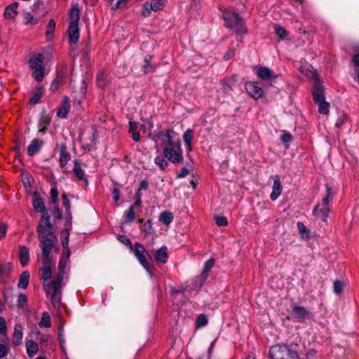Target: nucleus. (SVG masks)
Instances as JSON below:
<instances>
[{
    "mask_svg": "<svg viewBox=\"0 0 359 359\" xmlns=\"http://www.w3.org/2000/svg\"><path fill=\"white\" fill-rule=\"evenodd\" d=\"M18 4L17 2L12 3L8 6L4 11V15L7 19H13L18 14L17 8Z\"/></svg>",
    "mask_w": 359,
    "mask_h": 359,
    "instance_id": "a878e982",
    "label": "nucleus"
},
{
    "mask_svg": "<svg viewBox=\"0 0 359 359\" xmlns=\"http://www.w3.org/2000/svg\"><path fill=\"white\" fill-rule=\"evenodd\" d=\"M30 274L28 271H25L21 273L19 278L18 286L19 288L26 289L29 284Z\"/></svg>",
    "mask_w": 359,
    "mask_h": 359,
    "instance_id": "c756f323",
    "label": "nucleus"
},
{
    "mask_svg": "<svg viewBox=\"0 0 359 359\" xmlns=\"http://www.w3.org/2000/svg\"><path fill=\"white\" fill-rule=\"evenodd\" d=\"M43 94V88L41 86L37 87L36 88L35 93L29 100V104L32 105H34V104H37L40 101Z\"/></svg>",
    "mask_w": 359,
    "mask_h": 359,
    "instance_id": "473e14b6",
    "label": "nucleus"
},
{
    "mask_svg": "<svg viewBox=\"0 0 359 359\" xmlns=\"http://www.w3.org/2000/svg\"><path fill=\"white\" fill-rule=\"evenodd\" d=\"M207 278L202 274L196 277L193 283V290H198L205 283Z\"/></svg>",
    "mask_w": 359,
    "mask_h": 359,
    "instance_id": "e433bc0d",
    "label": "nucleus"
},
{
    "mask_svg": "<svg viewBox=\"0 0 359 359\" xmlns=\"http://www.w3.org/2000/svg\"><path fill=\"white\" fill-rule=\"evenodd\" d=\"M69 41L70 43H76L79 39V25H69L68 28Z\"/></svg>",
    "mask_w": 359,
    "mask_h": 359,
    "instance_id": "6ab92c4d",
    "label": "nucleus"
},
{
    "mask_svg": "<svg viewBox=\"0 0 359 359\" xmlns=\"http://www.w3.org/2000/svg\"><path fill=\"white\" fill-rule=\"evenodd\" d=\"M173 219V215L170 212L164 211L161 213L159 220L165 225L170 224Z\"/></svg>",
    "mask_w": 359,
    "mask_h": 359,
    "instance_id": "f704fd0d",
    "label": "nucleus"
},
{
    "mask_svg": "<svg viewBox=\"0 0 359 359\" xmlns=\"http://www.w3.org/2000/svg\"><path fill=\"white\" fill-rule=\"evenodd\" d=\"M299 348V346L297 344H278L270 348L269 355L271 359H298Z\"/></svg>",
    "mask_w": 359,
    "mask_h": 359,
    "instance_id": "f03ea898",
    "label": "nucleus"
},
{
    "mask_svg": "<svg viewBox=\"0 0 359 359\" xmlns=\"http://www.w3.org/2000/svg\"><path fill=\"white\" fill-rule=\"evenodd\" d=\"M292 316L294 318L297 319L299 322L304 321L306 318H309L310 312L304 307L294 306L292 307Z\"/></svg>",
    "mask_w": 359,
    "mask_h": 359,
    "instance_id": "9b49d317",
    "label": "nucleus"
},
{
    "mask_svg": "<svg viewBox=\"0 0 359 359\" xmlns=\"http://www.w3.org/2000/svg\"><path fill=\"white\" fill-rule=\"evenodd\" d=\"M224 20L225 26L234 30L237 34H244L247 32L244 21L238 13L234 11H226L224 13Z\"/></svg>",
    "mask_w": 359,
    "mask_h": 359,
    "instance_id": "20e7f679",
    "label": "nucleus"
},
{
    "mask_svg": "<svg viewBox=\"0 0 359 359\" xmlns=\"http://www.w3.org/2000/svg\"><path fill=\"white\" fill-rule=\"evenodd\" d=\"M148 137L157 142L159 140L162 139L163 140L164 139L165 132L163 130H158L155 132L154 134L149 133Z\"/></svg>",
    "mask_w": 359,
    "mask_h": 359,
    "instance_id": "09e8293b",
    "label": "nucleus"
},
{
    "mask_svg": "<svg viewBox=\"0 0 359 359\" xmlns=\"http://www.w3.org/2000/svg\"><path fill=\"white\" fill-rule=\"evenodd\" d=\"M55 28V22L53 19H50L47 25V30L46 34L47 36L52 35L54 32V29Z\"/></svg>",
    "mask_w": 359,
    "mask_h": 359,
    "instance_id": "6e6d98bb",
    "label": "nucleus"
},
{
    "mask_svg": "<svg viewBox=\"0 0 359 359\" xmlns=\"http://www.w3.org/2000/svg\"><path fill=\"white\" fill-rule=\"evenodd\" d=\"M236 81V75H233L229 78L224 79L222 81V89L226 93H229L232 90V86L235 85Z\"/></svg>",
    "mask_w": 359,
    "mask_h": 359,
    "instance_id": "bb28decb",
    "label": "nucleus"
},
{
    "mask_svg": "<svg viewBox=\"0 0 359 359\" xmlns=\"http://www.w3.org/2000/svg\"><path fill=\"white\" fill-rule=\"evenodd\" d=\"M163 144H168L167 147H174L177 144H180V142L178 141H174L173 137H164V139L162 140Z\"/></svg>",
    "mask_w": 359,
    "mask_h": 359,
    "instance_id": "4d7b16f0",
    "label": "nucleus"
},
{
    "mask_svg": "<svg viewBox=\"0 0 359 359\" xmlns=\"http://www.w3.org/2000/svg\"><path fill=\"white\" fill-rule=\"evenodd\" d=\"M6 323L4 317H0V334H1V341L2 342H8L9 339L6 335Z\"/></svg>",
    "mask_w": 359,
    "mask_h": 359,
    "instance_id": "2f4dec72",
    "label": "nucleus"
},
{
    "mask_svg": "<svg viewBox=\"0 0 359 359\" xmlns=\"http://www.w3.org/2000/svg\"><path fill=\"white\" fill-rule=\"evenodd\" d=\"M69 236V232L68 231V230L67 229H64L62 231V235H61V243H62V245L64 249H67V248H68Z\"/></svg>",
    "mask_w": 359,
    "mask_h": 359,
    "instance_id": "c03bdc74",
    "label": "nucleus"
},
{
    "mask_svg": "<svg viewBox=\"0 0 359 359\" xmlns=\"http://www.w3.org/2000/svg\"><path fill=\"white\" fill-rule=\"evenodd\" d=\"M22 326L20 325H15L13 334V343L15 346H19L22 344Z\"/></svg>",
    "mask_w": 359,
    "mask_h": 359,
    "instance_id": "393cba45",
    "label": "nucleus"
},
{
    "mask_svg": "<svg viewBox=\"0 0 359 359\" xmlns=\"http://www.w3.org/2000/svg\"><path fill=\"white\" fill-rule=\"evenodd\" d=\"M27 302V297L25 294H20L18 297V306L23 308L25 304Z\"/></svg>",
    "mask_w": 359,
    "mask_h": 359,
    "instance_id": "e2e57ef3",
    "label": "nucleus"
},
{
    "mask_svg": "<svg viewBox=\"0 0 359 359\" xmlns=\"http://www.w3.org/2000/svg\"><path fill=\"white\" fill-rule=\"evenodd\" d=\"M107 74L101 71L97 75V85L100 88H104L107 83Z\"/></svg>",
    "mask_w": 359,
    "mask_h": 359,
    "instance_id": "c9c22d12",
    "label": "nucleus"
},
{
    "mask_svg": "<svg viewBox=\"0 0 359 359\" xmlns=\"http://www.w3.org/2000/svg\"><path fill=\"white\" fill-rule=\"evenodd\" d=\"M128 0H117L116 4L111 6V8L115 10L121 7L125 6Z\"/></svg>",
    "mask_w": 359,
    "mask_h": 359,
    "instance_id": "338daca9",
    "label": "nucleus"
},
{
    "mask_svg": "<svg viewBox=\"0 0 359 359\" xmlns=\"http://www.w3.org/2000/svg\"><path fill=\"white\" fill-rule=\"evenodd\" d=\"M62 282L52 280L43 285V289L46 295L51 294V301L55 308H60L61 305V287Z\"/></svg>",
    "mask_w": 359,
    "mask_h": 359,
    "instance_id": "423d86ee",
    "label": "nucleus"
},
{
    "mask_svg": "<svg viewBox=\"0 0 359 359\" xmlns=\"http://www.w3.org/2000/svg\"><path fill=\"white\" fill-rule=\"evenodd\" d=\"M69 25H78L80 19V11L78 7H72L69 11Z\"/></svg>",
    "mask_w": 359,
    "mask_h": 359,
    "instance_id": "c85d7f7f",
    "label": "nucleus"
},
{
    "mask_svg": "<svg viewBox=\"0 0 359 359\" xmlns=\"http://www.w3.org/2000/svg\"><path fill=\"white\" fill-rule=\"evenodd\" d=\"M168 249L163 246L158 250H152L151 253L153 255L155 261L158 263L165 264L168 261Z\"/></svg>",
    "mask_w": 359,
    "mask_h": 359,
    "instance_id": "f8f14e48",
    "label": "nucleus"
},
{
    "mask_svg": "<svg viewBox=\"0 0 359 359\" xmlns=\"http://www.w3.org/2000/svg\"><path fill=\"white\" fill-rule=\"evenodd\" d=\"M73 172L74 175L81 180H83L86 184H88V179L85 175L84 171L82 170L80 163L77 159L74 161Z\"/></svg>",
    "mask_w": 359,
    "mask_h": 359,
    "instance_id": "4be33fe9",
    "label": "nucleus"
},
{
    "mask_svg": "<svg viewBox=\"0 0 359 359\" xmlns=\"http://www.w3.org/2000/svg\"><path fill=\"white\" fill-rule=\"evenodd\" d=\"M41 221L36 228V233L40 241L39 245H55L57 237L55 235L54 225L50 222V216L46 210L40 212Z\"/></svg>",
    "mask_w": 359,
    "mask_h": 359,
    "instance_id": "f257e3e1",
    "label": "nucleus"
},
{
    "mask_svg": "<svg viewBox=\"0 0 359 359\" xmlns=\"http://www.w3.org/2000/svg\"><path fill=\"white\" fill-rule=\"evenodd\" d=\"M130 250L134 252L140 263L150 274V276H151L154 267L148 262L147 259V257H149L150 259L151 257L148 252L145 250L143 245H142L140 243H135L134 245H133V249Z\"/></svg>",
    "mask_w": 359,
    "mask_h": 359,
    "instance_id": "0eeeda50",
    "label": "nucleus"
},
{
    "mask_svg": "<svg viewBox=\"0 0 359 359\" xmlns=\"http://www.w3.org/2000/svg\"><path fill=\"white\" fill-rule=\"evenodd\" d=\"M70 109V100L67 97H65L62 100L61 106L59 107L57 115V116L65 118Z\"/></svg>",
    "mask_w": 359,
    "mask_h": 359,
    "instance_id": "a211bd4d",
    "label": "nucleus"
},
{
    "mask_svg": "<svg viewBox=\"0 0 359 359\" xmlns=\"http://www.w3.org/2000/svg\"><path fill=\"white\" fill-rule=\"evenodd\" d=\"M313 76L315 79L312 91L313 101L314 102L323 101L325 100V88L320 83L319 78L316 72L313 73Z\"/></svg>",
    "mask_w": 359,
    "mask_h": 359,
    "instance_id": "1a4fd4ad",
    "label": "nucleus"
},
{
    "mask_svg": "<svg viewBox=\"0 0 359 359\" xmlns=\"http://www.w3.org/2000/svg\"><path fill=\"white\" fill-rule=\"evenodd\" d=\"M50 196L54 204H57L58 203V191L55 187H53L50 189Z\"/></svg>",
    "mask_w": 359,
    "mask_h": 359,
    "instance_id": "69168bd1",
    "label": "nucleus"
},
{
    "mask_svg": "<svg viewBox=\"0 0 359 359\" xmlns=\"http://www.w3.org/2000/svg\"><path fill=\"white\" fill-rule=\"evenodd\" d=\"M257 74L259 78L264 80H275L277 78V76L272 74L271 70L266 67L258 68Z\"/></svg>",
    "mask_w": 359,
    "mask_h": 359,
    "instance_id": "aec40b11",
    "label": "nucleus"
},
{
    "mask_svg": "<svg viewBox=\"0 0 359 359\" xmlns=\"http://www.w3.org/2000/svg\"><path fill=\"white\" fill-rule=\"evenodd\" d=\"M292 139V135L290 133H284L281 136V140L285 144H288L290 142H291Z\"/></svg>",
    "mask_w": 359,
    "mask_h": 359,
    "instance_id": "774afa93",
    "label": "nucleus"
},
{
    "mask_svg": "<svg viewBox=\"0 0 359 359\" xmlns=\"http://www.w3.org/2000/svg\"><path fill=\"white\" fill-rule=\"evenodd\" d=\"M297 228L302 236H308L309 231L306 226L301 222H297Z\"/></svg>",
    "mask_w": 359,
    "mask_h": 359,
    "instance_id": "052dcab7",
    "label": "nucleus"
},
{
    "mask_svg": "<svg viewBox=\"0 0 359 359\" xmlns=\"http://www.w3.org/2000/svg\"><path fill=\"white\" fill-rule=\"evenodd\" d=\"M66 76H67L66 70H62L61 72H58L57 74V76L53 81V82L50 86V90L51 91L54 92V91H56L57 89H59L60 87H62L63 86V84L65 83Z\"/></svg>",
    "mask_w": 359,
    "mask_h": 359,
    "instance_id": "ddd939ff",
    "label": "nucleus"
},
{
    "mask_svg": "<svg viewBox=\"0 0 359 359\" xmlns=\"http://www.w3.org/2000/svg\"><path fill=\"white\" fill-rule=\"evenodd\" d=\"M151 58H152V57L150 55H147L144 57V65H143L144 73H148L153 70V67H152L151 65H150Z\"/></svg>",
    "mask_w": 359,
    "mask_h": 359,
    "instance_id": "49530a36",
    "label": "nucleus"
},
{
    "mask_svg": "<svg viewBox=\"0 0 359 359\" xmlns=\"http://www.w3.org/2000/svg\"><path fill=\"white\" fill-rule=\"evenodd\" d=\"M165 1L166 0H152L149 4L150 8H152L154 11H158L162 9Z\"/></svg>",
    "mask_w": 359,
    "mask_h": 359,
    "instance_id": "79ce46f5",
    "label": "nucleus"
},
{
    "mask_svg": "<svg viewBox=\"0 0 359 359\" xmlns=\"http://www.w3.org/2000/svg\"><path fill=\"white\" fill-rule=\"evenodd\" d=\"M32 75L37 81H42L44 77V68L35 69Z\"/></svg>",
    "mask_w": 359,
    "mask_h": 359,
    "instance_id": "8fccbe9b",
    "label": "nucleus"
},
{
    "mask_svg": "<svg viewBox=\"0 0 359 359\" xmlns=\"http://www.w3.org/2000/svg\"><path fill=\"white\" fill-rule=\"evenodd\" d=\"M124 217L126 223L131 222L135 219V209L133 207H129V208L125 212Z\"/></svg>",
    "mask_w": 359,
    "mask_h": 359,
    "instance_id": "ea45409f",
    "label": "nucleus"
},
{
    "mask_svg": "<svg viewBox=\"0 0 359 359\" xmlns=\"http://www.w3.org/2000/svg\"><path fill=\"white\" fill-rule=\"evenodd\" d=\"M208 323L207 316L204 314H201L198 316L196 321V326L200 327L205 326Z\"/></svg>",
    "mask_w": 359,
    "mask_h": 359,
    "instance_id": "13d9d810",
    "label": "nucleus"
},
{
    "mask_svg": "<svg viewBox=\"0 0 359 359\" xmlns=\"http://www.w3.org/2000/svg\"><path fill=\"white\" fill-rule=\"evenodd\" d=\"M245 89L255 100L260 98L263 95L262 88L255 85L253 82L247 83L245 84Z\"/></svg>",
    "mask_w": 359,
    "mask_h": 359,
    "instance_id": "4468645a",
    "label": "nucleus"
},
{
    "mask_svg": "<svg viewBox=\"0 0 359 359\" xmlns=\"http://www.w3.org/2000/svg\"><path fill=\"white\" fill-rule=\"evenodd\" d=\"M214 219L219 226H225L228 224L227 219L224 216H215Z\"/></svg>",
    "mask_w": 359,
    "mask_h": 359,
    "instance_id": "5fc2aeb1",
    "label": "nucleus"
},
{
    "mask_svg": "<svg viewBox=\"0 0 359 359\" xmlns=\"http://www.w3.org/2000/svg\"><path fill=\"white\" fill-rule=\"evenodd\" d=\"M345 287V283L341 280H337L333 283L334 292L337 294H340Z\"/></svg>",
    "mask_w": 359,
    "mask_h": 359,
    "instance_id": "37998d69",
    "label": "nucleus"
},
{
    "mask_svg": "<svg viewBox=\"0 0 359 359\" xmlns=\"http://www.w3.org/2000/svg\"><path fill=\"white\" fill-rule=\"evenodd\" d=\"M165 156L174 163H180L182 160V150L181 144H177L174 147H165L163 149Z\"/></svg>",
    "mask_w": 359,
    "mask_h": 359,
    "instance_id": "6e6552de",
    "label": "nucleus"
},
{
    "mask_svg": "<svg viewBox=\"0 0 359 359\" xmlns=\"http://www.w3.org/2000/svg\"><path fill=\"white\" fill-rule=\"evenodd\" d=\"M50 122V117L49 115L46 114L45 113H43L39 121V125L40 126H46L49 125Z\"/></svg>",
    "mask_w": 359,
    "mask_h": 359,
    "instance_id": "680f3d73",
    "label": "nucleus"
},
{
    "mask_svg": "<svg viewBox=\"0 0 359 359\" xmlns=\"http://www.w3.org/2000/svg\"><path fill=\"white\" fill-rule=\"evenodd\" d=\"M69 262V259L67 257H61L58 264L59 272L57 275L56 278L54 280H57V282H62L64 278V275L65 273V269L68 266Z\"/></svg>",
    "mask_w": 359,
    "mask_h": 359,
    "instance_id": "dca6fc26",
    "label": "nucleus"
},
{
    "mask_svg": "<svg viewBox=\"0 0 359 359\" xmlns=\"http://www.w3.org/2000/svg\"><path fill=\"white\" fill-rule=\"evenodd\" d=\"M276 34L278 36L280 39H284L287 36V31L285 28L280 25H276L274 26Z\"/></svg>",
    "mask_w": 359,
    "mask_h": 359,
    "instance_id": "3c124183",
    "label": "nucleus"
},
{
    "mask_svg": "<svg viewBox=\"0 0 359 359\" xmlns=\"http://www.w3.org/2000/svg\"><path fill=\"white\" fill-rule=\"evenodd\" d=\"M318 104V112L322 114H327L329 112L330 104L326 102L325 100L323 101H319L316 102Z\"/></svg>",
    "mask_w": 359,
    "mask_h": 359,
    "instance_id": "a19ab883",
    "label": "nucleus"
},
{
    "mask_svg": "<svg viewBox=\"0 0 359 359\" xmlns=\"http://www.w3.org/2000/svg\"><path fill=\"white\" fill-rule=\"evenodd\" d=\"M33 207L36 212H44L46 207L39 194L34 192L33 194Z\"/></svg>",
    "mask_w": 359,
    "mask_h": 359,
    "instance_id": "5701e85b",
    "label": "nucleus"
},
{
    "mask_svg": "<svg viewBox=\"0 0 359 359\" xmlns=\"http://www.w3.org/2000/svg\"><path fill=\"white\" fill-rule=\"evenodd\" d=\"M154 162L161 170H164L168 165L167 161L161 156L155 158Z\"/></svg>",
    "mask_w": 359,
    "mask_h": 359,
    "instance_id": "864d4df0",
    "label": "nucleus"
},
{
    "mask_svg": "<svg viewBox=\"0 0 359 359\" xmlns=\"http://www.w3.org/2000/svg\"><path fill=\"white\" fill-rule=\"evenodd\" d=\"M37 334L39 336L38 339L39 346L41 348H47L50 344V335L41 334L39 331L37 332Z\"/></svg>",
    "mask_w": 359,
    "mask_h": 359,
    "instance_id": "7c9ffc66",
    "label": "nucleus"
},
{
    "mask_svg": "<svg viewBox=\"0 0 359 359\" xmlns=\"http://www.w3.org/2000/svg\"><path fill=\"white\" fill-rule=\"evenodd\" d=\"M282 190L283 188L280 181V177L278 175H275L273 177V190L270 195L271 199L272 201L276 200L278 197L280 195Z\"/></svg>",
    "mask_w": 359,
    "mask_h": 359,
    "instance_id": "2eb2a0df",
    "label": "nucleus"
},
{
    "mask_svg": "<svg viewBox=\"0 0 359 359\" xmlns=\"http://www.w3.org/2000/svg\"><path fill=\"white\" fill-rule=\"evenodd\" d=\"M57 147H60L59 165L62 168H63L70 161L71 154L68 151L67 147L65 144H61L60 145L57 144L56 148Z\"/></svg>",
    "mask_w": 359,
    "mask_h": 359,
    "instance_id": "9d476101",
    "label": "nucleus"
},
{
    "mask_svg": "<svg viewBox=\"0 0 359 359\" xmlns=\"http://www.w3.org/2000/svg\"><path fill=\"white\" fill-rule=\"evenodd\" d=\"M29 66L32 69L42 68L43 63V56L42 54H38L35 57H31L29 61Z\"/></svg>",
    "mask_w": 359,
    "mask_h": 359,
    "instance_id": "cd10ccee",
    "label": "nucleus"
},
{
    "mask_svg": "<svg viewBox=\"0 0 359 359\" xmlns=\"http://www.w3.org/2000/svg\"><path fill=\"white\" fill-rule=\"evenodd\" d=\"M3 343L4 344L0 343V359H2L4 357H6L10 351V347L8 346L9 341L8 343L7 342H3Z\"/></svg>",
    "mask_w": 359,
    "mask_h": 359,
    "instance_id": "de8ad7c7",
    "label": "nucleus"
},
{
    "mask_svg": "<svg viewBox=\"0 0 359 359\" xmlns=\"http://www.w3.org/2000/svg\"><path fill=\"white\" fill-rule=\"evenodd\" d=\"M44 142L43 140L39 139L32 140L31 144L27 147V154L29 156H34L35 154L39 152L43 147Z\"/></svg>",
    "mask_w": 359,
    "mask_h": 359,
    "instance_id": "f3484780",
    "label": "nucleus"
},
{
    "mask_svg": "<svg viewBox=\"0 0 359 359\" xmlns=\"http://www.w3.org/2000/svg\"><path fill=\"white\" fill-rule=\"evenodd\" d=\"M325 188L326 196L322 200L323 207L320 208V204H317L313 210V214L316 216L318 215L323 222L327 221L330 212V203L332 201V188L327 184L325 185Z\"/></svg>",
    "mask_w": 359,
    "mask_h": 359,
    "instance_id": "39448f33",
    "label": "nucleus"
},
{
    "mask_svg": "<svg viewBox=\"0 0 359 359\" xmlns=\"http://www.w3.org/2000/svg\"><path fill=\"white\" fill-rule=\"evenodd\" d=\"M62 198L63 205L65 208L66 211H67V214L68 215V217H69V219L71 220L72 219L71 203L65 194L62 195Z\"/></svg>",
    "mask_w": 359,
    "mask_h": 359,
    "instance_id": "a18cd8bd",
    "label": "nucleus"
},
{
    "mask_svg": "<svg viewBox=\"0 0 359 359\" xmlns=\"http://www.w3.org/2000/svg\"><path fill=\"white\" fill-rule=\"evenodd\" d=\"M215 262V261L213 258H210L207 262H205V263L204 264L203 269L201 274H202L203 276L208 278V273L211 270V269L214 266Z\"/></svg>",
    "mask_w": 359,
    "mask_h": 359,
    "instance_id": "4c0bfd02",
    "label": "nucleus"
},
{
    "mask_svg": "<svg viewBox=\"0 0 359 359\" xmlns=\"http://www.w3.org/2000/svg\"><path fill=\"white\" fill-rule=\"evenodd\" d=\"M20 264L22 267L27 266L29 261V250L26 246H20L19 250Z\"/></svg>",
    "mask_w": 359,
    "mask_h": 359,
    "instance_id": "b1692460",
    "label": "nucleus"
},
{
    "mask_svg": "<svg viewBox=\"0 0 359 359\" xmlns=\"http://www.w3.org/2000/svg\"><path fill=\"white\" fill-rule=\"evenodd\" d=\"M149 4H150L149 2H145L143 5L142 15L144 17H149L151 14V11L152 10V8H150Z\"/></svg>",
    "mask_w": 359,
    "mask_h": 359,
    "instance_id": "0e129e2a",
    "label": "nucleus"
},
{
    "mask_svg": "<svg viewBox=\"0 0 359 359\" xmlns=\"http://www.w3.org/2000/svg\"><path fill=\"white\" fill-rule=\"evenodd\" d=\"M141 229L147 234H151L154 232L151 221L148 219L141 227Z\"/></svg>",
    "mask_w": 359,
    "mask_h": 359,
    "instance_id": "603ef678",
    "label": "nucleus"
},
{
    "mask_svg": "<svg viewBox=\"0 0 359 359\" xmlns=\"http://www.w3.org/2000/svg\"><path fill=\"white\" fill-rule=\"evenodd\" d=\"M55 245H39L41 250V262L43 265L40 270L42 271L41 278L45 281L48 280L52 276L51 267L53 263V257L51 253L55 248Z\"/></svg>",
    "mask_w": 359,
    "mask_h": 359,
    "instance_id": "7ed1b4c3",
    "label": "nucleus"
},
{
    "mask_svg": "<svg viewBox=\"0 0 359 359\" xmlns=\"http://www.w3.org/2000/svg\"><path fill=\"white\" fill-rule=\"evenodd\" d=\"M192 136H193V130L191 129H187L183 135V140H184L185 144L187 146L188 151L192 150V146H191Z\"/></svg>",
    "mask_w": 359,
    "mask_h": 359,
    "instance_id": "72a5a7b5",
    "label": "nucleus"
},
{
    "mask_svg": "<svg viewBox=\"0 0 359 359\" xmlns=\"http://www.w3.org/2000/svg\"><path fill=\"white\" fill-rule=\"evenodd\" d=\"M118 239L124 245L129 246L130 249H133V245L130 238L126 235H119Z\"/></svg>",
    "mask_w": 359,
    "mask_h": 359,
    "instance_id": "bf43d9fd",
    "label": "nucleus"
},
{
    "mask_svg": "<svg viewBox=\"0 0 359 359\" xmlns=\"http://www.w3.org/2000/svg\"><path fill=\"white\" fill-rule=\"evenodd\" d=\"M26 351L29 358H33L39 351V344L32 339L27 340L25 344Z\"/></svg>",
    "mask_w": 359,
    "mask_h": 359,
    "instance_id": "412c9836",
    "label": "nucleus"
},
{
    "mask_svg": "<svg viewBox=\"0 0 359 359\" xmlns=\"http://www.w3.org/2000/svg\"><path fill=\"white\" fill-rule=\"evenodd\" d=\"M41 327H50L51 326V320L49 314L47 312L43 313L41 321L39 322Z\"/></svg>",
    "mask_w": 359,
    "mask_h": 359,
    "instance_id": "58836bf2",
    "label": "nucleus"
}]
</instances>
